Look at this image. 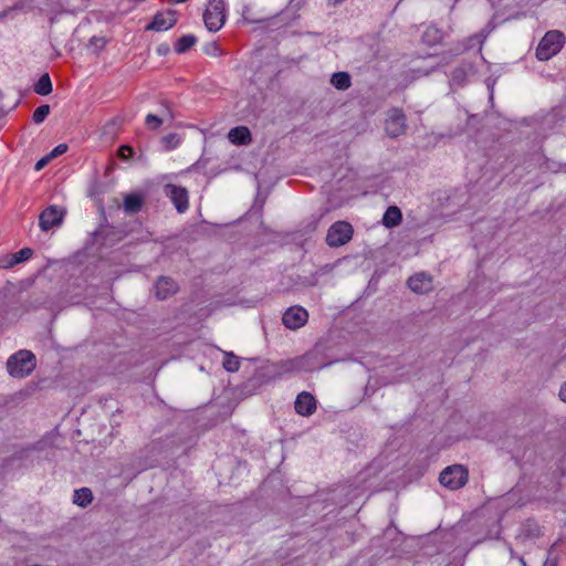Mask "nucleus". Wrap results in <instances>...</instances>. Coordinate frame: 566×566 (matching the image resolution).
I'll return each mask as SVG.
<instances>
[{"label": "nucleus", "instance_id": "obj_32", "mask_svg": "<svg viewBox=\"0 0 566 566\" xmlns=\"http://www.w3.org/2000/svg\"><path fill=\"white\" fill-rule=\"evenodd\" d=\"M134 150L130 146H122L119 148V156L123 158V159H128L132 155H133Z\"/></svg>", "mask_w": 566, "mask_h": 566}, {"label": "nucleus", "instance_id": "obj_3", "mask_svg": "<svg viewBox=\"0 0 566 566\" xmlns=\"http://www.w3.org/2000/svg\"><path fill=\"white\" fill-rule=\"evenodd\" d=\"M469 480V471L464 465L453 464L447 467L440 473V483L449 490L455 491L463 488Z\"/></svg>", "mask_w": 566, "mask_h": 566}, {"label": "nucleus", "instance_id": "obj_6", "mask_svg": "<svg viewBox=\"0 0 566 566\" xmlns=\"http://www.w3.org/2000/svg\"><path fill=\"white\" fill-rule=\"evenodd\" d=\"M406 116L401 109L392 108L388 112L385 123V130L391 138L399 137L406 133Z\"/></svg>", "mask_w": 566, "mask_h": 566}, {"label": "nucleus", "instance_id": "obj_27", "mask_svg": "<svg viewBox=\"0 0 566 566\" xmlns=\"http://www.w3.org/2000/svg\"><path fill=\"white\" fill-rule=\"evenodd\" d=\"M161 143L166 149H174L180 144V138L178 134L170 133L161 138Z\"/></svg>", "mask_w": 566, "mask_h": 566}, {"label": "nucleus", "instance_id": "obj_31", "mask_svg": "<svg viewBox=\"0 0 566 566\" xmlns=\"http://www.w3.org/2000/svg\"><path fill=\"white\" fill-rule=\"evenodd\" d=\"M66 150H67V145L60 144L49 154V156L53 159V158L64 154Z\"/></svg>", "mask_w": 566, "mask_h": 566}, {"label": "nucleus", "instance_id": "obj_35", "mask_svg": "<svg viewBox=\"0 0 566 566\" xmlns=\"http://www.w3.org/2000/svg\"><path fill=\"white\" fill-rule=\"evenodd\" d=\"M469 41H470V42H473V41H474V42L482 43V40H481V38H480V35H479V34H476V35H474V36H472V38H470V39H469Z\"/></svg>", "mask_w": 566, "mask_h": 566}, {"label": "nucleus", "instance_id": "obj_33", "mask_svg": "<svg viewBox=\"0 0 566 566\" xmlns=\"http://www.w3.org/2000/svg\"><path fill=\"white\" fill-rule=\"evenodd\" d=\"M52 158L46 155L45 157L41 158L36 164H35V167L34 169L36 171L41 170L42 168H44L51 160Z\"/></svg>", "mask_w": 566, "mask_h": 566}, {"label": "nucleus", "instance_id": "obj_14", "mask_svg": "<svg viewBox=\"0 0 566 566\" xmlns=\"http://www.w3.org/2000/svg\"><path fill=\"white\" fill-rule=\"evenodd\" d=\"M145 196L140 192L127 193L124 196L123 208L127 214H134L142 210Z\"/></svg>", "mask_w": 566, "mask_h": 566}, {"label": "nucleus", "instance_id": "obj_19", "mask_svg": "<svg viewBox=\"0 0 566 566\" xmlns=\"http://www.w3.org/2000/svg\"><path fill=\"white\" fill-rule=\"evenodd\" d=\"M331 84L339 91H346L352 85L350 75L347 72H336L331 77Z\"/></svg>", "mask_w": 566, "mask_h": 566}, {"label": "nucleus", "instance_id": "obj_16", "mask_svg": "<svg viewBox=\"0 0 566 566\" xmlns=\"http://www.w3.org/2000/svg\"><path fill=\"white\" fill-rule=\"evenodd\" d=\"M228 138L234 145H248L252 140L251 133L245 126H237L230 129Z\"/></svg>", "mask_w": 566, "mask_h": 566}, {"label": "nucleus", "instance_id": "obj_28", "mask_svg": "<svg viewBox=\"0 0 566 566\" xmlns=\"http://www.w3.org/2000/svg\"><path fill=\"white\" fill-rule=\"evenodd\" d=\"M19 264L14 253L0 256V269H11Z\"/></svg>", "mask_w": 566, "mask_h": 566}, {"label": "nucleus", "instance_id": "obj_7", "mask_svg": "<svg viewBox=\"0 0 566 566\" xmlns=\"http://www.w3.org/2000/svg\"><path fill=\"white\" fill-rule=\"evenodd\" d=\"M64 211L59 209L56 206H50L44 209L39 217V226L42 231H49L53 227H57L62 223Z\"/></svg>", "mask_w": 566, "mask_h": 566}, {"label": "nucleus", "instance_id": "obj_1", "mask_svg": "<svg viewBox=\"0 0 566 566\" xmlns=\"http://www.w3.org/2000/svg\"><path fill=\"white\" fill-rule=\"evenodd\" d=\"M35 356L30 350H19L9 357L7 361L8 373L15 378L29 376L35 368Z\"/></svg>", "mask_w": 566, "mask_h": 566}, {"label": "nucleus", "instance_id": "obj_4", "mask_svg": "<svg viewBox=\"0 0 566 566\" xmlns=\"http://www.w3.org/2000/svg\"><path fill=\"white\" fill-rule=\"evenodd\" d=\"M223 0H209V4L203 13L206 28L211 32L219 31L226 21Z\"/></svg>", "mask_w": 566, "mask_h": 566}, {"label": "nucleus", "instance_id": "obj_18", "mask_svg": "<svg viewBox=\"0 0 566 566\" xmlns=\"http://www.w3.org/2000/svg\"><path fill=\"white\" fill-rule=\"evenodd\" d=\"M163 106H164V108L161 111V117L154 115V114H148L146 116L145 124H146L147 128L155 130V129L159 128L160 125L163 124V117L168 116V117L172 118V114L170 112L169 106L166 103L163 104Z\"/></svg>", "mask_w": 566, "mask_h": 566}, {"label": "nucleus", "instance_id": "obj_9", "mask_svg": "<svg viewBox=\"0 0 566 566\" xmlns=\"http://www.w3.org/2000/svg\"><path fill=\"white\" fill-rule=\"evenodd\" d=\"M308 318V313L301 306H292L284 313L282 321L285 327L290 329H297L305 325Z\"/></svg>", "mask_w": 566, "mask_h": 566}, {"label": "nucleus", "instance_id": "obj_24", "mask_svg": "<svg viewBox=\"0 0 566 566\" xmlns=\"http://www.w3.org/2000/svg\"><path fill=\"white\" fill-rule=\"evenodd\" d=\"M222 365L223 368L229 373L238 371L240 368L239 358L233 353L229 352H224V359Z\"/></svg>", "mask_w": 566, "mask_h": 566}, {"label": "nucleus", "instance_id": "obj_15", "mask_svg": "<svg viewBox=\"0 0 566 566\" xmlns=\"http://www.w3.org/2000/svg\"><path fill=\"white\" fill-rule=\"evenodd\" d=\"M408 286L416 293H426L431 290V279L424 273H417L409 277Z\"/></svg>", "mask_w": 566, "mask_h": 566}, {"label": "nucleus", "instance_id": "obj_8", "mask_svg": "<svg viewBox=\"0 0 566 566\" xmlns=\"http://www.w3.org/2000/svg\"><path fill=\"white\" fill-rule=\"evenodd\" d=\"M165 193L170 198L178 212L182 213L188 209L189 199L186 188L169 184L165 187Z\"/></svg>", "mask_w": 566, "mask_h": 566}, {"label": "nucleus", "instance_id": "obj_36", "mask_svg": "<svg viewBox=\"0 0 566 566\" xmlns=\"http://www.w3.org/2000/svg\"><path fill=\"white\" fill-rule=\"evenodd\" d=\"M176 3L185 2L186 0H174Z\"/></svg>", "mask_w": 566, "mask_h": 566}, {"label": "nucleus", "instance_id": "obj_25", "mask_svg": "<svg viewBox=\"0 0 566 566\" xmlns=\"http://www.w3.org/2000/svg\"><path fill=\"white\" fill-rule=\"evenodd\" d=\"M520 562L523 566H545L548 562V553L539 549V558L537 560L530 559L527 562L524 557H520Z\"/></svg>", "mask_w": 566, "mask_h": 566}, {"label": "nucleus", "instance_id": "obj_12", "mask_svg": "<svg viewBox=\"0 0 566 566\" xmlns=\"http://www.w3.org/2000/svg\"><path fill=\"white\" fill-rule=\"evenodd\" d=\"M155 296L158 300H166L178 291L177 283L167 276H160L155 283Z\"/></svg>", "mask_w": 566, "mask_h": 566}, {"label": "nucleus", "instance_id": "obj_2", "mask_svg": "<svg viewBox=\"0 0 566 566\" xmlns=\"http://www.w3.org/2000/svg\"><path fill=\"white\" fill-rule=\"evenodd\" d=\"M565 35L557 30L545 33L536 48V57L539 61H547L555 56L564 46Z\"/></svg>", "mask_w": 566, "mask_h": 566}, {"label": "nucleus", "instance_id": "obj_17", "mask_svg": "<svg viewBox=\"0 0 566 566\" xmlns=\"http://www.w3.org/2000/svg\"><path fill=\"white\" fill-rule=\"evenodd\" d=\"M401 220H402V213H401L400 209L396 206L389 207L382 217V223L387 228H394V227L400 224Z\"/></svg>", "mask_w": 566, "mask_h": 566}, {"label": "nucleus", "instance_id": "obj_22", "mask_svg": "<svg viewBox=\"0 0 566 566\" xmlns=\"http://www.w3.org/2000/svg\"><path fill=\"white\" fill-rule=\"evenodd\" d=\"M34 92L45 96L52 92V83L48 73L43 74L34 85Z\"/></svg>", "mask_w": 566, "mask_h": 566}, {"label": "nucleus", "instance_id": "obj_5", "mask_svg": "<svg viewBox=\"0 0 566 566\" xmlns=\"http://www.w3.org/2000/svg\"><path fill=\"white\" fill-rule=\"evenodd\" d=\"M354 229L347 221H336L326 234V243L331 248H338L348 243L353 238Z\"/></svg>", "mask_w": 566, "mask_h": 566}, {"label": "nucleus", "instance_id": "obj_11", "mask_svg": "<svg viewBox=\"0 0 566 566\" xmlns=\"http://www.w3.org/2000/svg\"><path fill=\"white\" fill-rule=\"evenodd\" d=\"M177 22L176 12L167 11L157 13L153 22L147 25V30L164 31L172 28Z\"/></svg>", "mask_w": 566, "mask_h": 566}, {"label": "nucleus", "instance_id": "obj_34", "mask_svg": "<svg viewBox=\"0 0 566 566\" xmlns=\"http://www.w3.org/2000/svg\"><path fill=\"white\" fill-rule=\"evenodd\" d=\"M558 396L563 402H566V381L560 386Z\"/></svg>", "mask_w": 566, "mask_h": 566}, {"label": "nucleus", "instance_id": "obj_21", "mask_svg": "<svg viewBox=\"0 0 566 566\" xmlns=\"http://www.w3.org/2000/svg\"><path fill=\"white\" fill-rule=\"evenodd\" d=\"M473 67L471 65H461L455 67L451 74L452 83L457 85H462L467 81V77L470 72H472Z\"/></svg>", "mask_w": 566, "mask_h": 566}, {"label": "nucleus", "instance_id": "obj_20", "mask_svg": "<svg viewBox=\"0 0 566 566\" xmlns=\"http://www.w3.org/2000/svg\"><path fill=\"white\" fill-rule=\"evenodd\" d=\"M93 501V493L88 488H82L74 491L73 502L81 506L86 507Z\"/></svg>", "mask_w": 566, "mask_h": 566}, {"label": "nucleus", "instance_id": "obj_30", "mask_svg": "<svg viewBox=\"0 0 566 566\" xmlns=\"http://www.w3.org/2000/svg\"><path fill=\"white\" fill-rule=\"evenodd\" d=\"M105 43L106 41L104 38L93 36L90 40V48H93L94 52H98L105 46Z\"/></svg>", "mask_w": 566, "mask_h": 566}, {"label": "nucleus", "instance_id": "obj_13", "mask_svg": "<svg viewBox=\"0 0 566 566\" xmlns=\"http://www.w3.org/2000/svg\"><path fill=\"white\" fill-rule=\"evenodd\" d=\"M542 535V530L538 523L534 520H527L520 530L517 541L522 544H526L528 541L537 538Z\"/></svg>", "mask_w": 566, "mask_h": 566}, {"label": "nucleus", "instance_id": "obj_10", "mask_svg": "<svg viewBox=\"0 0 566 566\" xmlns=\"http://www.w3.org/2000/svg\"><path fill=\"white\" fill-rule=\"evenodd\" d=\"M294 408L298 415L308 417L316 410V400L312 394L302 391L296 397Z\"/></svg>", "mask_w": 566, "mask_h": 566}, {"label": "nucleus", "instance_id": "obj_23", "mask_svg": "<svg viewBox=\"0 0 566 566\" xmlns=\"http://www.w3.org/2000/svg\"><path fill=\"white\" fill-rule=\"evenodd\" d=\"M197 42V39L192 34L184 35L181 36L175 44V51L177 53H185L188 51L195 43Z\"/></svg>", "mask_w": 566, "mask_h": 566}, {"label": "nucleus", "instance_id": "obj_29", "mask_svg": "<svg viewBox=\"0 0 566 566\" xmlns=\"http://www.w3.org/2000/svg\"><path fill=\"white\" fill-rule=\"evenodd\" d=\"M14 254L17 256L18 263H21L29 260L32 256L33 251L30 248H23Z\"/></svg>", "mask_w": 566, "mask_h": 566}, {"label": "nucleus", "instance_id": "obj_26", "mask_svg": "<svg viewBox=\"0 0 566 566\" xmlns=\"http://www.w3.org/2000/svg\"><path fill=\"white\" fill-rule=\"evenodd\" d=\"M50 114V106L48 104L39 106L32 115V119L34 123L40 124L42 123L46 116Z\"/></svg>", "mask_w": 566, "mask_h": 566}]
</instances>
